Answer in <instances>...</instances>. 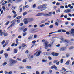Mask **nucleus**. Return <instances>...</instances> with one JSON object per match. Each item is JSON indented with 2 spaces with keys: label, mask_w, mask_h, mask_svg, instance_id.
Returning <instances> with one entry per match:
<instances>
[{
  "label": "nucleus",
  "mask_w": 74,
  "mask_h": 74,
  "mask_svg": "<svg viewBox=\"0 0 74 74\" xmlns=\"http://www.w3.org/2000/svg\"><path fill=\"white\" fill-rule=\"evenodd\" d=\"M17 16V14H14V16L13 17L14 18H16Z\"/></svg>",
  "instance_id": "bf43d9fd"
},
{
  "label": "nucleus",
  "mask_w": 74,
  "mask_h": 74,
  "mask_svg": "<svg viewBox=\"0 0 74 74\" xmlns=\"http://www.w3.org/2000/svg\"><path fill=\"white\" fill-rule=\"evenodd\" d=\"M36 74H40V72L38 71H36Z\"/></svg>",
  "instance_id": "338daca9"
},
{
  "label": "nucleus",
  "mask_w": 74,
  "mask_h": 74,
  "mask_svg": "<svg viewBox=\"0 0 74 74\" xmlns=\"http://www.w3.org/2000/svg\"><path fill=\"white\" fill-rule=\"evenodd\" d=\"M66 49V47H62L60 48L59 50L60 51H64V50Z\"/></svg>",
  "instance_id": "0eeeda50"
},
{
  "label": "nucleus",
  "mask_w": 74,
  "mask_h": 74,
  "mask_svg": "<svg viewBox=\"0 0 74 74\" xmlns=\"http://www.w3.org/2000/svg\"><path fill=\"white\" fill-rule=\"evenodd\" d=\"M33 56H30V57H28V58L30 59V60H31L32 59H33Z\"/></svg>",
  "instance_id": "aec40b11"
},
{
  "label": "nucleus",
  "mask_w": 74,
  "mask_h": 74,
  "mask_svg": "<svg viewBox=\"0 0 74 74\" xmlns=\"http://www.w3.org/2000/svg\"><path fill=\"white\" fill-rule=\"evenodd\" d=\"M7 64V63L6 62H5L4 63H3L2 64V65L3 66H5V65H6Z\"/></svg>",
  "instance_id": "c85d7f7f"
},
{
  "label": "nucleus",
  "mask_w": 74,
  "mask_h": 74,
  "mask_svg": "<svg viewBox=\"0 0 74 74\" xmlns=\"http://www.w3.org/2000/svg\"><path fill=\"white\" fill-rule=\"evenodd\" d=\"M42 13H39L37 15H36V16H40L42 15Z\"/></svg>",
  "instance_id": "9b49d317"
},
{
  "label": "nucleus",
  "mask_w": 74,
  "mask_h": 74,
  "mask_svg": "<svg viewBox=\"0 0 74 74\" xmlns=\"http://www.w3.org/2000/svg\"><path fill=\"white\" fill-rule=\"evenodd\" d=\"M44 71H42L41 73L40 74H44Z\"/></svg>",
  "instance_id": "774afa93"
},
{
  "label": "nucleus",
  "mask_w": 74,
  "mask_h": 74,
  "mask_svg": "<svg viewBox=\"0 0 74 74\" xmlns=\"http://www.w3.org/2000/svg\"><path fill=\"white\" fill-rule=\"evenodd\" d=\"M23 29H24V28L23 27H21L19 29V30L22 31V30H23Z\"/></svg>",
  "instance_id": "a211bd4d"
},
{
  "label": "nucleus",
  "mask_w": 74,
  "mask_h": 74,
  "mask_svg": "<svg viewBox=\"0 0 74 74\" xmlns=\"http://www.w3.org/2000/svg\"><path fill=\"white\" fill-rule=\"evenodd\" d=\"M17 23H20V20H17Z\"/></svg>",
  "instance_id": "69168bd1"
},
{
  "label": "nucleus",
  "mask_w": 74,
  "mask_h": 74,
  "mask_svg": "<svg viewBox=\"0 0 74 74\" xmlns=\"http://www.w3.org/2000/svg\"><path fill=\"white\" fill-rule=\"evenodd\" d=\"M42 62H44V63L47 62V60L45 59L42 60Z\"/></svg>",
  "instance_id": "dca6fc26"
},
{
  "label": "nucleus",
  "mask_w": 74,
  "mask_h": 74,
  "mask_svg": "<svg viewBox=\"0 0 74 74\" xmlns=\"http://www.w3.org/2000/svg\"><path fill=\"white\" fill-rule=\"evenodd\" d=\"M70 62V60H68L65 63V64L66 65H69V63Z\"/></svg>",
  "instance_id": "4468645a"
},
{
  "label": "nucleus",
  "mask_w": 74,
  "mask_h": 74,
  "mask_svg": "<svg viewBox=\"0 0 74 74\" xmlns=\"http://www.w3.org/2000/svg\"><path fill=\"white\" fill-rule=\"evenodd\" d=\"M19 25L20 26H23V23H21Z\"/></svg>",
  "instance_id": "c03bdc74"
},
{
  "label": "nucleus",
  "mask_w": 74,
  "mask_h": 74,
  "mask_svg": "<svg viewBox=\"0 0 74 74\" xmlns=\"http://www.w3.org/2000/svg\"><path fill=\"white\" fill-rule=\"evenodd\" d=\"M27 13L25 12L23 13V16H25V15H27Z\"/></svg>",
  "instance_id": "2eb2a0df"
},
{
  "label": "nucleus",
  "mask_w": 74,
  "mask_h": 74,
  "mask_svg": "<svg viewBox=\"0 0 74 74\" xmlns=\"http://www.w3.org/2000/svg\"><path fill=\"white\" fill-rule=\"evenodd\" d=\"M22 46L23 47V48H24L25 47H27V45H25V44H23L22 45Z\"/></svg>",
  "instance_id": "f3484780"
},
{
  "label": "nucleus",
  "mask_w": 74,
  "mask_h": 74,
  "mask_svg": "<svg viewBox=\"0 0 74 74\" xmlns=\"http://www.w3.org/2000/svg\"><path fill=\"white\" fill-rule=\"evenodd\" d=\"M12 12L13 14H16V12H15V11L14 10H13Z\"/></svg>",
  "instance_id": "e2e57ef3"
},
{
  "label": "nucleus",
  "mask_w": 74,
  "mask_h": 74,
  "mask_svg": "<svg viewBox=\"0 0 74 74\" xmlns=\"http://www.w3.org/2000/svg\"><path fill=\"white\" fill-rule=\"evenodd\" d=\"M51 69H55V70L58 69V68H57V67H56V66L55 65H54L53 66H51Z\"/></svg>",
  "instance_id": "f8f14e48"
},
{
  "label": "nucleus",
  "mask_w": 74,
  "mask_h": 74,
  "mask_svg": "<svg viewBox=\"0 0 74 74\" xmlns=\"http://www.w3.org/2000/svg\"><path fill=\"white\" fill-rule=\"evenodd\" d=\"M60 72L61 73H62V74H64V71H60Z\"/></svg>",
  "instance_id": "6e6d98bb"
},
{
  "label": "nucleus",
  "mask_w": 74,
  "mask_h": 74,
  "mask_svg": "<svg viewBox=\"0 0 74 74\" xmlns=\"http://www.w3.org/2000/svg\"><path fill=\"white\" fill-rule=\"evenodd\" d=\"M43 15L45 16H49L48 14H44Z\"/></svg>",
  "instance_id": "a878e982"
},
{
  "label": "nucleus",
  "mask_w": 74,
  "mask_h": 74,
  "mask_svg": "<svg viewBox=\"0 0 74 74\" xmlns=\"http://www.w3.org/2000/svg\"><path fill=\"white\" fill-rule=\"evenodd\" d=\"M26 62V60L25 59H24L23 60V62L24 63H25Z\"/></svg>",
  "instance_id": "de8ad7c7"
},
{
  "label": "nucleus",
  "mask_w": 74,
  "mask_h": 74,
  "mask_svg": "<svg viewBox=\"0 0 74 74\" xmlns=\"http://www.w3.org/2000/svg\"><path fill=\"white\" fill-rule=\"evenodd\" d=\"M3 52H4V51L2 50V51H0V53L1 54H2V53H3Z\"/></svg>",
  "instance_id": "680f3d73"
},
{
  "label": "nucleus",
  "mask_w": 74,
  "mask_h": 74,
  "mask_svg": "<svg viewBox=\"0 0 74 74\" xmlns=\"http://www.w3.org/2000/svg\"><path fill=\"white\" fill-rule=\"evenodd\" d=\"M56 33H60L61 32V30L59 29L58 30L57 32L56 31Z\"/></svg>",
  "instance_id": "72a5a7b5"
},
{
  "label": "nucleus",
  "mask_w": 74,
  "mask_h": 74,
  "mask_svg": "<svg viewBox=\"0 0 74 74\" xmlns=\"http://www.w3.org/2000/svg\"><path fill=\"white\" fill-rule=\"evenodd\" d=\"M71 10L70 9H68L64 11V12L65 13H69V12H71Z\"/></svg>",
  "instance_id": "423d86ee"
},
{
  "label": "nucleus",
  "mask_w": 74,
  "mask_h": 74,
  "mask_svg": "<svg viewBox=\"0 0 74 74\" xmlns=\"http://www.w3.org/2000/svg\"><path fill=\"white\" fill-rule=\"evenodd\" d=\"M9 23H10V21H8L7 22V23L5 24L6 25H8V24H9Z\"/></svg>",
  "instance_id": "603ef678"
},
{
  "label": "nucleus",
  "mask_w": 74,
  "mask_h": 74,
  "mask_svg": "<svg viewBox=\"0 0 74 74\" xmlns=\"http://www.w3.org/2000/svg\"><path fill=\"white\" fill-rule=\"evenodd\" d=\"M37 35H35L34 36V38H37Z\"/></svg>",
  "instance_id": "4d7b16f0"
},
{
  "label": "nucleus",
  "mask_w": 74,
  "mask_h": 74,
  "mask_svg": "<svg viewBox=\"0 0 74 74\" xmlns=\"http://www.w3.org/2000/svg\"><path fill=\"white\" fill-rule=\"evenodd\" d=\"M27 30V28H26L23 29V32H26Z\"/></svg>",
  "instance_id": "412c9836"
},
{
  "label": "nucleus",
  "mask_w": 74,
  "mask_h": 74,
  "mask_svg": "<svg viewBox=\"0 0 74 74\" xmlns=\"http://www.w3.org/2000/svg\"><path fill=\"white\" fill-rule=\"evenodd\" d=\"M4 73L5 74H8V72H7L6 71H5Z\"/></svg>",
  "instance_id": "3c124183"
},
{
  "label": "nucleus",
  "mask_w": 74,
  "mask_h": 74,
  "mask_svg": "<svg viewBox=\"0 0 74 74\" xmlns=\"http://www.w3.org/2000/svg\"><path fill=\"white\" fill-rule=\"evenodd\" d=\"M57 21L58 22H59L60 23V22H62V20L60 19H57Z\"/></svg>",
  "instance_id": "b1692460"
},
{
  "label": "nucleus",
  "mask_w": 74,
  "mask_h": 74,
  "mask_svg": "<svg viewBox=\"0 0 74 74\" xmlns=\"http://www.w3.org/2000/svg\"><path fill=\"white\" fill-rule=\"evenodd\" d=\"M53 14V13L52 12H49V14H48V15H49V16H51V15H52Z\"/></svg>",
  "instance_id": "4be33fe9"
},
{
  "label": "nucleus",
  "mask_w": 74,
  "mask_h": 74,
  "mask_svg": "<svg viewBox=\"0 0 74 74\" xmlns=\"http://www.w3.org/2000/svg\"><path fill=\"white\" fill-rule=\"evenodd\" d=\"M32 43H33V44H35V43H36V41L35 40L33 41L32 42Z\"/></svg>",
  "instance_id": "052dcab7"
},
{
  "label": "nucleus",
  "mask_w": 74,
  "mask_h": 74,
  "mask_svg": "<svg viewBox=\"0 0 74 74\" xmlns=\"http://www.w3.org/2000/svg\"><path fill=\"white\" fill-rule=\"evenodd\" d=\"M26 69H31V67L30 66H26Z\"/></svg>",
  "instance_id": "5701e85b"
},
{
  "label": "nucleus",
  "mask_w": 74,
  "mask_h": 74,
  "mask_svg": "<svg viewBox=\"0 0 74 74\" xmlns=\"http://www.w3.org/2000/svg\"><path fill=\"white\" fill-rule=\"evenodd\" d=\"M32 36H30L28 37V40H31V39H32Z\"/></svg>",
  "instance_id": "49530a36"
},
{
  "label": "nucleus",
  "mask_w": 74,
  "mask_h": 74,
  "mask_svg": "<svg viewBox=\"0 0 74 74\" xmlns=\"http://www.w3.org/2000/svg\"><path fill=\"white\" fill-rule=\"evenodd\" d=\"M17 63V61L16 60H12L11 62L9 64V66H11L14 65L15 63Z\"/></svg>",
  "instance_id": "7ed1b4c3"
},
{
  "label": "nucleus",
  "mask_w": 74,
  "mask_h": 74,
  "mask_svg": "<svg viewBox=\"0 0 74 74\" xmlns=\"http://www.w3.org/2000/svg\"><path fill=\"white\" fill-rule=\"evenodd\" d=\"M73 48H74V47L72 46V47H71L69 48V49L71 50V49H73Z\"/></svg>",
  "instance_id": "a19ab883"
},
{
  "label": "nucleus",
  "mask_w": 74,
  "mask_h": 74,
  "mask_svg": "<svg viewBox=\"0 0 74 74\" xmlns=\"http://www.w3.org/2000/svg\"><path fill=\"white\" fill-rule=\"evenodd\" d=\"M17 52H18V50H17V49H14V53H16Z\"/></svg>",
  "instance_id": "ddd939ff"
},
{
  "label": "nucleus",
  "mask_w": 74,
  "mask_h": 74,
  "mask_svg": "<svg viewBox=\"0 0 74 74\" xmlns=\"http://www.w3.org/2000/svg\"><path fill=\"white\" fill-rule=\"evenodd\" d=\"M60 8H64V7L63 6H60Z\"/></svg>",
  "instance_id": "0e129e2a"
},
{
  "label": "nucleus",
  "mask_w": 74,
  "mask_h": 74,
  "mask_svg": "<svg viewBox=\"0 0 74 74\" xmlns=\"http://www.w3.org/2000/svg\"><path fill=\"white\" fill-rule=\"evenodd\" d=\"M27 19L28 20V22H32V21H33V19L32 18H28Z\"/></svg>",
  "instance_id": "1a4fd4ad"
},
{
  "label": "nucleus",
  "mask_w": 74,
  "mask_h": 74,
  "mask_svg": "<svg viewBox=\"0 0 74 74\" xmlns=\"http://www.w3.org/2000/svg\"><path fill=\"white\" fill-rule=\"evenodd\" d=\"M3 35L4 36H7L8 35V34L6 32V31H3Z\"/></svg>",
  "instance_id": "9d476101"
},
{
  "label": "nucleus",
  "mask_w": 74,
  "mask_h": 74,
  "mask_svg": "<svg viewBox=\"0 0 74 74\" xmlns=\"http://www.w3.org/2000/svg\"><path fill=\"white\" fill-rule=\"evenodd\" d=\"M66 56L67 58H68L69 56H70V54L69 53H67L66 54Z\"/></svg>",
  "instance_id": "ea45409f"
},
{
  "label": "nucleus",
  "mask_w": 74,
  "mask_h": 74,
  "mask_svg": "<svg viewBox=\"0 0 74 74\" xmlns=\"http://www.w3.org/2000/svg\"><path fill=\"white\" fill-rule=\"evenodd\" d=\"M71 34L74 36V29H72Z\"/></svg>",
  "instance_id": "6ab92c4d"
},
{
  "label": "nucleus",
  "mask_w": 74,
  "mask_h": 74,
  "mask_svg": "<svg viewBox=\"0 0 74 74\" xmlns=\"http://www.w3.org/2000/svg\"><path fill=\"white\" fill-rule=\"evenodd\" d=\"M41 23H45V21H44V20L42 21H41Z\"/></svg>",
  "instance_id": "864d4df0"
},
{
  "label": "nucleus",
  "mask_w": 74,
  "mask_h": 74,
  "mask_svg": "<svg viewBox=\"0 0 74 74\" xmlns=\"http://www.w3.org/2000/svg\"><path fill=\"white\" fill-rule=\"evenodd\" d=\"M41 52H42L41 51H39L38 52H36L34 53V55H36V56H40V55L41 54Z\"/></svg>",
  "instance_id": "20e7f679"
},
{
  "label": "nucleus",
  "mask_w": 74,
  "mask_h": 74,
  "mask_svg": "<svg viewBox=\"0 0 74 74\" xmlns=\"http://www.w3.org/2000/svg\"><path fill=\"white\" fill-rule=\"evenodd\" d=\"M16 60H18V61H21L22 60V59L21 58H18L17 59H16Z\"/></svg>",
  "instance_id": "bb28decb"
},
{
  "label": "nucleus",
  "mask_w": 74,
  "mask_h": 74,
  "mask_svg": "<svg viewBox=\"0 0 74 74\" xmlns=\"http://www.w3.org/2000/svg\"><path fill=\"white\" fill-rule=\"evenodd\" d=\"M55 24L56 26H58L59 25V23H58V22H56L55 23Z\"/></svg>",
  "instance_id": "58836bf2"
},
{
  "label": "nucleus",
  "mask_w": 74,
  "mask_h": 74,
  "mask_svg": "<svg viewBox=\"0 0 74 74\" xmlns=\"http://www.w3.org/2000/svg\"><path fill=\"white\" fill-rule=\"evenodd\" d=\"M63 59H62L60 60V63H63Z\"/></svg>",
  "instance_id": "473e14b6"
},
{
  "label": "nucleus",
  "mask_w": 74,
  "mask_h": 74,
  "mask_svg": "<svg viewBox=\"0 0 74 74\" xmlns=\"http://www.w3.org/2000/svg\"><path fill=\"white\" fill-rule=\"evenodd\" d=\"M22 18V16H19L17 17L16 18V19H21Z\"/></svg>",
  "instance_id": "cd10ccee"
},
{
  "label": "nucleus",
  "mask_w": 74,
  "mask_h": 74,
  "mask_svg": "<svg viewBox=\"0 0 74 74\" xmlns=\"http://www.w3.org/2000/svg\"><path fill=\"white\" fill-rule=\"evenodd\" d=\"M23 36H25L26 35V33L25 32L23 34Z\"/></svg>",
  "instance_id": "e433bc0d"
},
{
  "label": "nucleus",
  "mask_w": 74,
  "mask_h": 74,
  "mask_svg": "<svg viewBox=\"0 0 74 74\" xmlns=\"http://www.w3.org/2000/svg\"><path fill=\"white\" fill-rule=\"evenodd\" d=\"M47 4H44L41 5V6H40L38 7V9H40L41 8V11H44V10H46V8H47Z\"/></svg>",
  "instance_id": "f03ea898"
},
{
  "label": "nucleus",
  "mask_w": 74,
  "mask_h": 74,
  "mask_svg": "<svg viewBox=\"0 0 74 74\" xmlns=\"http://www.w3.org/2000/svg\"><path fill=\"white\" fill-rule=\"evenodd\" d=\"M60 12V10L59 9L58 10H57L56 11V12H57V13H58V12Z\"/></svg>",
  "instance_id": "2f4dec72"
},
{
  "label": "nucleus",
  "mask_w": 74,
  "mask_h": 74,
  "mask_svg": "<svg viewBox=\"0 0 74 74\" xmlns=\"http://www.w3.org/2000/svg\"><path fill=\"white\" fill-rule=\"evenodd\" d=\"M12 7V8H11V10H13L15 9V7L14 6H13Z\"/></svg>",
  "instance_id": "c9c22d12"
},
{
  "label": "nucleus",
  "mask_w": 74,
  "mask_h": 74,
  "mask_svg": "<svg viewBox=\"0 0 74 74\" xmlns=\"http://www.w3.org/2000/svg\"><path fill=\"white\" fill-rule=\"evenodd\" d=\"M56 5H60V3H59L58 2H57L56 4Z\"/></svg>",
  "instance_id": "5fc2aeb1"
},
{
  "label": "nucleus",
  "mask_w": 74,
  "mask_h": 74,
  "mask_svg": "<svg viewBox=\"0 0 74 74\" xmlns=\"http://www.w3.org/2000/svg\"><path fill=\"white\" fill-rule=\"evenodd\" d=\"M18 41H19V40H18V39H16V44H18Z\"/></svg>",
  "instance_id": "393cba45"
},
{
  "label": "nucleus",
  "mask_w": 74,
  "mask_h": 74,
  "mask_svg": "<svg viewBox=\"0 0 74 74\" xmlns=\"http://www.w3.org/2000/svg\"><path fill=\"white\" fill-rule=\"evenodd\" d=\"M48 59H49L50 60H52V58H51V57L50 56H48Z\"/></svg>",
  "instance_id": "f704fd0d"
},
{
  "label": "nucleus",
  "mask_w": 74,
  "mask_h": 74,
  "mask_svg": "<svg viewBox=\"0 0 74 74\" xmlns=\"http://www.w3.org/2000/svg\"><path fill=\"white\" fill-rule=\"evenodd\" d=\"M24 23L26 25L28 24L29 22L28 21V20L27 18L24 19Z\"/></svg>",
  "instance_id": "6e6552de"
},
{
  "label": "nucleus",
  "mask_w": 74,
  "mask_h": 74,
  "mask_svg": "<svg viewBox=\"0 0 74 74\" xmlns=\"http://www.w3.org/2000/svg\"><path fill=\"white\" fill-rule=\"evenodd\" d=\"M20 11H19V12H21L22 11V8H21L20 9Z\"/></svg>",
  "instance_id": "37998d69"
},
{
  "label": "nucleus",
  "mask_w": 74,
  "mask_h": 74,
  "mask_svg": "<svg viewBox=\"0 0 74 74\" xmlns=\"http://www.w3.org/2000/svg\"><path fill=\"white\" fill-rule=\"evenodd\" d=\"M44 26H45V25L44 24H41L40 25V27H44Z\"/></svg>",
  "instance_id": "c756f323"
},
{
  "label": "nucleus",
  "mask_w": 74,
  "mask_h": 74,
  "mask_svg": "<svg viewBox=\"0 0 74 74\" xmlns=\"http://www.w3.org/2000/svg\"><path fill=\"white\" fill-rule=\"evenodd\" d=\"M56 32H51V33H49V34H53V33H56Z\"/></svg>",
  "instance_id": "a18cd8bd"
},
{
  "label": "nucleus",
  "mask_w": 74,
  "mask_h": 74,
  "mask_svg": "<svg viewBox=\"0 0 74 74\" xmlns=\"http://www.w3.org/2000/svg\"><path fill=\"white\" fill-rule=\"evenodd\" d=\"M22 1V0H17L16 1V3H19V2H21Z\"/></svg>",
  "instance_id": "4c0bfd02"
},
{
  "label": "nucleus",
  "mask_w": 74,
  "mask_h": 74,
  "mask_svg": "<svg viewBox=\"0 0 74 74\" xmlns=\"http://www.w3.org/2000/svg\"><path fill=\"white\" fill-rule=\"evenodd\" d=\"M54 42H55V40L52 39L51 40L50 44L48 45V42L46 41L43 43L44 45L45 46V49H47L48 47H52L53 45Z\"/></svg>",
  "instance_id": "f257e3e1"
},
{
  "label": "nucleus",
  "mask_w": 74,
  "mask_h": 74,
  "mask_svg": "<svg viewBox=\"0 0 74 74\" xmlns=\"http://www.w3.org/2000/svg\"><path fill=\"white\" fill-rule=\"evenodd\" d=\"M66 46H68V45H70V43L69 42H67V43L66 44Z\"/></svg>",
  "instance_id": "79ce46f5"
},
{
  "label": "nucleus",
  "mask_w": 74,
  "mask_h": 74,
  "mask_svg": "<svg viewBox=\"0 0 74 74\" xmlns=\"http://www.w3.org/2000/svg\"><path fill=\"white\" fill-rule=\"evenodd\" d=\"M12 73V72L11 71L8 72V74H11Z\"/></svg>",
  "instance_id": "13d9d810"
},
{
  "label": "nucleus",
  "mask_w": 74,
  "mask_h": 74,
  "mask_svg": "<svg viewBox=\"0 0 74 74\" xmlns=\"http://www.w3.org/2000/svg\"><path fill=\"white\" fill-rule=\"evenodd\" d=\"M49 27L50 29H52V28H53V25H51Z\"/></svg>",
  "instance_id": "09e8293b"
},
{
  "label": "nucleus",
  "mask_w": 74,
  "mask_h": 74,
  "mask_svg": "<svg viewBox=\"0 0 74 74\" xmlns=\"http://www.w3.org/2000/svg\"><path fill=\"white\" fill-rule=\"evenodd\" d=\"M4 43H5V41L4 40H3L1 42V44L2 45H3Z\"/></svg>",
  "instance_id": "8fccbe9b"
},
{
  "label": "nucleus",
  "mask_w": 74,
  "mask_h": 74,
  "mask_svg": "<svg viewBox=\"0 0 74 74\" xmlns=\"http://www.w3.org/2000/svg\"><path fill=\"white\" fill-rule=\"evenodd\" d=\"M15 22H16V20L14 19L11 22V23H12L10 25L11 27H12L13 26H14V25H15Z\"/></svg>",
  "instance_id": "39448f33"
},
{
  "label": "nucleus",
  "mask_w": 74,
  "mask_h": 74,
  "mask_svg": "<svg viewBox=\"0 0 74 74\" xmlns=\"http://www.w3.org/2000/svg\"><path fill=\"white\" fill-rule=\"evenodd\" d=\"M4 55L5 58H7L8 57V54L7 53H5Z\"/></svg>",
  "instance_id": "7c9ffc66"
}]
</instances>
